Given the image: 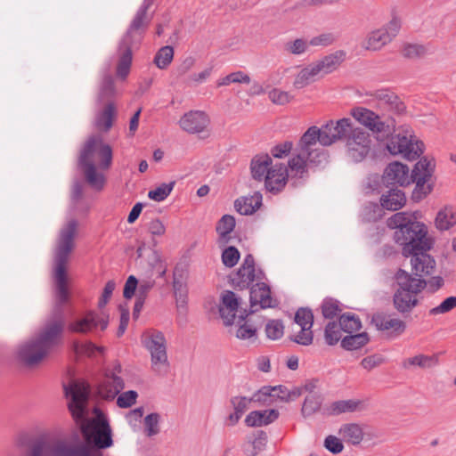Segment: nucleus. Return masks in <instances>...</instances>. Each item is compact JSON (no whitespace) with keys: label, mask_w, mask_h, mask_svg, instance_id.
Segmentation results:
<instances>
[{"label":"nucleus","mask_w":456,"mask_h":456,"mask_svg":"<svg viewBox=\"0 0 456 456\" xmlns=\"http://www.w3.org/2000/svg\"><path fill=\"white\" fill-rule=\"evenodd\" d=\"M337 37L332 33H323L319 36L314 37L309 40L312 46H328L336 41Z\"/></svg>","instance_id":"obj_64"},{"label":"nucleus","mask_w":456,"mask_h":456,"mask_svg":"<svg viewBox=\"0 0 456 456\" xmlns=\"http://www.w3.org/2000/svg\"><path fill=\"white\" fill-rule=\"evenodd\" d=\"M429 250L419 249L403 254L405 257L411 256V270L416 278L430 275L435 271L436 260L428 254Z\"/></svg>","instance_id":"obj_19"},{"label":"nucleus","mask_w":456,"mask_h":456,"mask_svg":"<svg viewBox=\"0 0 456 456\" xmlns=\"http://www.w3.org/2000/svg\"><path fill=\"white\" fill-rule=\"evenodd\" d=\"M115 93L114 79L112 76L107 70L102 75V78L100 85V91L98 95V101L100 102L111 97Z\"/></svg>","instance_id":"obj_47"},{"label":"nucleus","mask_w":456,"mask_h":456,"mask_svg":"<svg viewBox=\"0 0 456 456\" xmlns=\"http://www.w3.org/2000/svg\"><path fill=\"white\" fill-rule=\"evenodd\" d=\"M370 322L378 330L387 332L391 338L402 335L406 330V323L394 314L376 313L372 315Z\"/></svg>","instance_id":"obj_17"},{"label":"nucleus","mask_w":456,"mask_h":456,"mask_svg":"<svg viewBox=\"0 0 456 456\" xmlns=\"http://www.w3.org/2000/svg\"><path fill=\"white\" fill-rule=\"evenodd\" d=\"M341 312L339 301L334 298L327 297L322 304V313L324 318L332 319Z\"/></svg>","instance_id":"obj_55"},{"label":"nucleus","mask_w":456,"mask_h":456,"mask_svg":"<svg viewBox=\"0 0 456 456\" xmlns=\"http://www.w3.org/2000/svg\"><path fill=\"white\" fill-rule=\"evenodd\" d=\"M328 155L326 152H317L316 156H306L298 151L288 162L289 176L294 186L301 184V180L307 177L308 167H320L326 164Z\"/></svg>","instance_id":"obj_10"},{"label":"nucleus","mask_w":456,"mask_h":456,"mask_svg":"<svg viewBox=\"0 0 456 456\" xmlns=\"http://www.w3.org/2000/svg\"><path fill=\"white\" fill-rule=\"evenodd\" d=\"M346 154L354 162L362 161L370 151L371 140L370 134L360 127H352L346 137Z\"/></svg>","instance_id":"obj_11"},{"label":"nucleus","mask_w":456,"mask_h":456,"mask_svg":"<svg viewBox=\"0 0 456 456\" xmlns=\"http://www.w3.org/2000/svg\"><path fill=\"white\" fill-rule=\"evenodd\" d=\"M273 164V159L268 154L255 156L250 163L252 177L259 182L264 181Z\"/></svg>","instance_id":"obj_32"},{"label":"nucleus","mask_w":456,"mask_h":456,"mask_svg":"<svg viewBox=\"0 0 456 456\" xmlns=\"http://www.w3.org/2000/svg\"><path fill=\"white\" fill-rule=\"evenodd\" d=\"M339 323L336 322H329L325 327L324 338L329 346L336 345L341 338V331Z\"/></svg>","instance_id":"obj_50"},{"label":"nucleus","mask_w":456,"mask_h":456,"mask_svg":"<svg viewBox=\"0 0 456 456\" xmlns=\"http://www.w3.org/2000/svg\"><path fill=\"white\" fill-rule=\"evenodd\" d=\"M324 447L332 454H338L344 449V444L339 438L330 435L324 440Z\"/></svg>","instance_id":"obj_63"},{"label":"nucleus","mask_w":456,"mask_h":456,"mask_svg":"<svg viewBox=\"0 0 456 456\" xmlns=\"http://www.w3.org/2000/svg\"><path fill=\"white\" fill-rule=\"evenodd\" d=\"M251 400L259 406H270L276 403L272 386H263L251 395Z\"/></svg>","instance_id":"obj_43"},{"label":"nucleus","mask_w":456,"mask_h":456,"mask_svg":"<svg viewBox=\"0 0 456 456\" xmlns=\"http://www.w3.org/2000/svg\"><path fill=\"white\" fill-rule=\"evenodd\" d=\"M77 224L76 219H70L59 232L53 255L54 296L56 298L53 313V318L46 322L36 338L28 339L19 346L17 358L26 366H34L39 363L59 343L62 334L64 327L62 305L69 299L66 264L74 248Z\"/></svg>","instance_id":"obj_1"},{"label":"nucleus","mask_w":456,"mask_h":456,"mask_svg":"<svg viewBox=\"0 0 456 456\" xmlns=\"http://www.w3.org/2000/svg\"><path fill=\"white\" fill-rule=\"evenodd\" d=\"M138 394L134 390H129L120 394L117 398V404L119 408H129L135 403Z\"/></svg>","instance_id":"obj_61"},{"label":"nucleus","mask_w":456,"mask_h":456,"mask_svg":"<svg viewBox=\"0 0 456 456\" xmlns=\"http://www.w3.org/2000/svg\"><path fill=\"white\" fill-rule=\"evenodd\" d=\"M338 323L342 330L349 334L358 331L362 328L360 318L352 313H345L341 314Z\"/></svg>","instance_id":"obj_44"},{"label":"nucleus","mask_w":456,"mask_h":456,"mask_svg":"<svg viewBox=\"0 0 456 456\" xmlns=\"http://www.w3.org/2000/svg\"><path fill=\"white\" fill-rule=\"evenodd\" d=\"M401 27V20L396 16H393L391 20L386 26L370 33L366 41L365 48L371 51L380 50L397 36Z\"/></svg>","instance_id":"obj_13"},{"label":"nucleus","mask_w":456,"mask_h":456,"mask_svg":"<svg viewBox=\"0 0 456 456\" xmlns=\"http://www.w3.org/2000/svg\"><path fill=\"white\" fill-rule=\"evenodd\" d=\"M360 404L361 401L359 400L349 399L335 401L325 409V413L336 416L346 412H354L358 409Z\"/></svg>","instance_id":"obj_35"},{"label":"nucleus","mask_w":456,"mask_h":456,"mask_svg":"<svg viewBox=\"0 0 456 456\" xmlns=\"http://www.w3.org/2000/svg\"><path fill=\"white\" fill-rule=\"evenodd\" d=\"M288 178V167L283 163H273L264 180L265 187L267 191L273 194H276L283 190L287 183Z\"/></svg>","instance_id":"obj_20"},{"label":"nucleus","mask_w":456,"mask_h":456,"mask_svg":"<svg viewBox=\"0 0 456 456\" xmlns=\"http://www.w3.org/2000/svg\"><path fill=\"white\" fill-rule=\"evenodd\" d=\"M143 346L151 354V369L159 375H166L169 369L167 339L160 330H153L143 340Z\"/></svg>","instance_id":"obj_9"},{"label":"nucleus","mask_w":456,"mask_h":456,"mask_svg":"<svg viewBox=\"0 0 456 456\" xmlns=\"http://www.w3.org/2000/svg\"><path fill=\"white\" fill-rule=\"evenodd\" d=\"M338 434L344 440L353 445L360 444L363 439L362 428L356 423L343 424L338 430Z\"/></svg>","instance_id":"obj_34"},{"label":"nucleus","mask_w":456,"mask_h":456,"mask_svg":"<svg viewBox=\"0 0 456 456\" xmlns=\"http://www.w3.org/2000/svg\"><path fill=\"white\" fill-rule=\"evenodd\" d=\"M108 324V316H102L94 311H89L84 317L70 322L68 329L74 333H88L98 327H100L101 330H105Z\"/></svg>","instance_id":"obj_18"},{"label":"nucleus","mask_w":456,"mask_h":456,"mask_svg":"<svg viewBox=\"0 0 456 456\" xmlns=\"http://www.w3.org/2000/svg\"><path fill=\"white\" fill-rule=\"evenodd\" d=\"M380 202L383 208L396 211L404 206L406 197L403 191L390 189L387 194L381 196Z\"/></svg>","instance_id":"obj_33"},{"label":"nucleus","mask_w":456,"mask_h":456,"mask_svg":"<svg viewBox=\"0 0 456 456\" xmlns=\"http://www.w3.org/2000/svg\"><path fill=\"white\" fill-rule=\"evenodd\" d=\"M240 304V298L232 290H224L221 297L219 314L225 326L235 322L236 313Z\"/></svg>","instance_id":"obj_21"},{"label":"nucleus","mask_w":456,"mask_h":456,"mask_svg":"<svg viewBox=\"0 0 456 456\" xmlns=\"http://www.w3.org/2000/svg\"><path fill=\"white\" fill-rule=\"evenodd\" d=\"M312 328H301V330L290 339L302 346H309L313 343L314 336L311 330Z\"/></svg>","instance_id":"obj_60"},{"label":"nucleus","mask_w":456,"mask_h":456,"mask_svg":"<svg viewBox=\"0 0 456 456\" xmlns=\"http://www.w3.org/2000/svg\"><path fill=\"white\" fill-rule=\"evenodd\" d=\"M67 397L70 398L68 404L74 420L80 424L85 443L69 445L59 443L53 448L57 456H101L99 450L106 449L113 444L111 429L107 420L91 419L85 417V402L87 398L86 388L77 383L64 387Z\"/></svg>","instance_id":"obj_2"},{"label":"nucleus","mask_w":456,"mask_h":456,"mask_svg":"<svg viewBox=\"0 0 456 456\" xmlns=\"http://www.w3.org/2000/svg\"><path fill=\"white\" fill-rule=\"evenodd\" d=\"M74 353L78 356H88L92 357L96 353H102L103 347L97 346L91 341L79 342L75 341L72 345Z\"/></svg>","instance_id":"obj_46"},{"label":"nucleus","mask_w":456,"mask_h":456,"mask_svg":"<svg viewBox=\"0 0 456 456\" xmlns=\"http://www.w3.org/2000/svg\"><path fill=\"white\" fill-rule=\"evenodd\" d=\"M382 213L383 208L381 204L367 202L362 206L360 216L363 222L371 223L378 221L382 216Z\"/></svg>","instance_id":"obj_42"},{"label":"nucleus","mask_w":456,"mask_h":456,"mask_svg":"<svg viewBox=\"0 0 456 456\" xmlns=\"http://www.w3.org/2000/svg\"><path fill=\"white\" fill-rule=\"evenodd\" d=\"M252 444V450L248 452L249 456H256L263 451L266 445L267 435L263 430H258L254 433L253 437L248 439Z\"/></svg>","instance_id":"obj_52"},{"label":"nucleus","mask_w":456,"mask_h":456,"mask_svg":"<svg viewBox=\"0 0 456 456\" xmlns=\"http://www.w3.org/2000/svg\"><path fill=\"white\" fill-rule=\"evenodd\" d=\"M269 98L275 104L284 105L290 102L293 96L286 91L275 88L269 93Z\"/></svg>","instance_id":"obj_62"},{"label":"nucleus","mask_w":456,"mask_h":456,"mask_svg":"<svg viewBox=\"0 0 456 456\" xmlns=\"http://www.w3.org/2000/svg\"><path fill=\"white\" fill-rule=\"evenodd\" d=\"M436 226L440 231H447L456 224V216L452 207H444L438 211L436 220Z\"/></svg>","instance_id":"obj_37"},{"label":"nucleus","mask_w":456,"mask_h":456,"mask_svg":"<svg viewBox=\"0 0 456 456\" xmlns=\"http://www.w3.org/2000/svg\"><path fill=\"white\" fill-rule=\"evenodd\" d=\"M322 134L321 128L315 126L309 127L299 140L298 151L306 156H316L317 152H326L324 150L316 147L317 143L320 144Z\"/></svg>","instance_id":"obj_23"},{"label":"nucleus","mask_w":456,"mask_h":456,"mask_svg":"<svg viewBox=\"0 0 456 456\" xmlns=\"http://www.w3.org/2000/svg\"><path fill=\"white\" fill-rule=\"evenodd\" d=\"M369 342V336L366 332H361L354 335L352 333L346 336L341 340V346L348 351L356 350L365 346Z\"/></svg>","instance_id":"obj_41"},{"label":"nucleus","mask_w":456,"mask_h":456,"mask_svg":"<svg viewBox=\"0 0 456 456\" xmlns=\"http://www.w3.org/2000/svg\"><path fill=\"white\" fill-rule=\"evenodd\" d=\"M265 274L261 269L256 273L240 267L231 276V283L235 289H249V303L251 308L258 306L260 309L274 308L278 302L271 296V288L264 282Z\"/></svg>","instance_id":"obj_6"},{"label":"nucleus","mask_w":456,"mask_h":456,"mask_svg":"<svg viewBox=\"0 0 456 456\" xmlns=\"http://www.w3.org/2000/svg\"><path fill=\"white\" fill-rule=\"evenodd\" d=\"M161 417L158 412H151L144 417V434L147 437L157 436L160 432Z\"/></svg>","instance_id":"obj_48"},{"label":"nucleus","mask_w":456,"mask_h":456,"mask_svg":"<svg viewBox=\"0 0 456 456\" xmlns=\"http://www.w3.org/2000/svg\"><path fill=\"white\" fill-rule=\"evenodd\" d=\"M235 224V218L232 216L224 215L217 223L216 232L222 239H226L233 231Z\"/></svg>","instance_id":"obj_51"},{"label":"nucleus","mask_w":456,"mask_h":456,"mask_svg":"<svg viewBox=\"0 0 456 456\" xmlns=\"http://www.w3.org/2000/svg\"><path fill=\"white\" fill-rule=\"evenodd\" d=\"M132 47L129 44L121 47V43L118 45V51L120 53V59L117 67V75L122 78L126 77L129 73L130 66L132 63Z\"/></svg>","instance_id":"obj_36"},{"label":"nucleus","mask_w":456,"mask_h":456,"mask_svg":"<svg viewBox=\"0 0 456 456\" xmlns=\"http://www.w3.org/2000/svg\"><path fill=\"white\" fill-rule=\"evenodd\" d=\"M122 367L116 362L111 369H107L102 380L98 386V395L104 400L111 401L124 389L125 382L120 373Z\"/></svg>","instance_id":"obj_12"},{"label":"nucleus","mask_w":456,"mask_h":456,"mask_svg":"<svg viewBox=\"0 0 456 456\" xmlns=\"http://www.w3.org/2000/svg\"><path fill=\"white\" fill-rule=\"evenodd\" d=\"M351 115L356 121L377 134H388L390 132V126L388 123L381 120L378 114L367 108H353L351 110Z\"/></svg>","instance_id":"obj_16"},{"label":"nucleus","mask_w":456,"mask_h":456,"mask_svg":"<svg viewBox=\"0 0 456 456\" xmlns=\"http://www.w3.org/2000/svg\"><path fill=\"white\" fill-rule=\"evenodd\" d=\"M258 310L257 306L249 308V310L244 309L240 312L238 316L237 324L238 329L236 331V337L239 339L246 340L256 337L257 327L252 322L248 316Z\"/></svg>","instance_id":"obj_25"},{"label":"nucleus","mask_w":456,"mask_h":456,"mask_svg":"<svg viewBox=\"0 0 456 456\" xmlns=\"http://www.w3.org/2000/svg\"><path fill=\"white\" fill-rule=\"evenodd\" d=\"M387 226L395 229L394 240L402 247V253L431 249L434 241L428 234V227L406 212H396L387 219Z\"/></svg>","instance_id":"obj_4"},{"label":"nucleus","mask_w":456,"mask_h":456,"mask_svg":"<svg viewBox=\"0 0 456 456\" xmlns=\"http://www.w3.org/2000/svg\"><path fill=\"white\" fill-rule=\"evenodd\" d=\"M409 363L411 365H417L421 368L428 369L435 367L438 362V358L436 355L418 354L410 358Z\"/></svg>","instance_id":"obj_56"},{"label":"nucleus","mask_w":456,"mask_h":456,"mask_svg":"<svg viewBox=\"0 0 456 456\" xmlns=\"http://www.w3.org/2000/svg\"><path fill=\"white\" fill-rule=\"evenodd\" d=\"M275 409L250 411L245 418V424L250 428L262 427L274 422L279 418Z\"/></svg>","instance_id":"obj_29"},{"label":"nucleus","mask_w":456,"mask_h":456,"mask_svg":"<svg viewBox=\"0 0 456 456\" xmlns=\"http://www.w3.org/2000/svg\"><path fill=\"white\" fill-rule=\"evenodd\" d=\"M240 254L238 248L234 246H229L222 253L223 264L227 267H233L237 265Z\"/></svg>","instance_id":"obj_58"},{"label":"nucleus","mask_w":456,"mask_h":456,"mask_svg":"<svg viewBox=\"0 0 456 456\" xmlns=\"http://www.w3.org/2000/svg\"><path fill=\"white\" fill-rule=\"evenodd\" d=\"M187 275L181 268L175 267L173 274V289L177 307H185L188 299Z\"/></svg>","instance_id":"obj_26"},{"label":"nucleus","mask_w":456,"mask_h":456,"mask_svg":"<svg viewBox=\"0 0 456 456\" xmlns=\"http://www.w3.org/2000/svg\"><path fill=\"white\" fill-rule=\"evenodd\" d=\"M352 122L349 118H343L334 122L328 121L322 126V137L320 138V145L330 146L338 140L346 139L352 130Z\"/></svg>","instance_id":"obj_14"},{"label":"nucleus","mask_w":456,"mask_h":456,"mask_svg":"<svg viewBox=\"0 0 456 456\" xmlns=\"http://www.w3.org/2000/svg\"><path fill=\"white\" fill-rule=\"evenodd\" d=\"M434 171L435 163L425 157L415 164L411 174L407 165L394 161L386 167L383 180L387 184L400 186H408L415 183L412 199L419 201L431 192L433 186L429 181Z\"/></svg>","instance_id":"obj_3"},{"label":"nucleus","mask_w":456,"mask_h":456,"mask_svg":"<svg viewBox=\"0 0 456 456\" xmlns=\"http://www.w3.org/2000/svg\"><path fill=\"white\" fill-rule=\"evenodd\" d=\"M284 326L281 320H271L265 325V333L268 338L276 340L282 337Z\"/></svg>","instance_id":"obj_57"},{"label":"nucleus","mask_w":456,"mask_h":456,"mask_svg":"<svg viewBox=\"0 0 456 456\" xmlns=\"http://www.w3.org/2000/svg\"><path fill=\"white\" fill-rule=\"evenodd\" d=\"M346 53L344 50H337L314 61L319 68L321 76L328 75L335 71L346 60Z\"/></svg>","instance_id":"obj_28"},{"label":"nucleus","mask_w":456,"mask_h":456,"mask_svg":"<svg viewBox=\"0 0 456 456\" xmlns=\"http://www.w3.org/2000/svg\"><path fill=\"white\" fill-rule=\"evenodd\" d=\"M398 289L393 295L395 309L401 314H410L419 304L417 296L426 287L423 278H416L403 269H398L394 275Z\"/></svg>","instance_id":"obj_7"},{"label":"nucleus","mask_w":456,"mask_h":456,"mask_svg":"<svg viewBox=\"0 0 456 456\" xmlns=\"http://www.w3.org/2000/svg\"><path fill=\"white\" fill-rule=\"evenodd\" d=\"M174 58V48L170 45L161 47L154 57L155 65L161 69H166Z\"/></svg>","instance_id":"obj_49"},{"label":"nucleus","mask_w":456,"mask_h":456,"mask_svg":"<svg viewBox=\"0 0 456 456\" xmlns=\"http://www.w3.org/2000/svg\"><path fill=\"white\" fill-rule=\"evenodd\" d=\"M114 117L115 106L112 102H110L96 115L94 125L99 129L109 131L112 126Z\"/></svg>","instance_id":"obj_38"},{"label":"nucleus","mask_w":456,"mask_h":456,"mask_svg":"<svg viewBox=\"0 0 456 456\" xmlns=\"http://www.w3.org/2000/svg\"><path fill=\"white\" fill-rule=\"evenodd\" d=\"M321 76L319 68L314 62H312L302 68L295 76L293 86L296 89H302L315 82Z\"/></svg>","instance_id":"obj_30"},{"label":"nucleus","mask_w":456,"mask_h":456,"mask_svg":"<svg viewBox=\"0 0 456 456\" xmlns=\"http://www.w3.org/2000/svg\"><path fill=\"white\" fill-rule=\"evenodd\" d=\"M387 150L392 155H402L408 160L418 159L425 150L422 141L418 140L411 132L404 130L402 133L391 134L387 142Z\"/></svg>","instance_id":"obj_8"},{"label":"nucleus","mask_w":456,"mask_h":456,"mask_svg":"<svg viewBox=\"0 0 456 456\" xmlns=\"http://www.w3.org/2000/svg\"><path fill=\"white\" fill-rule=\"evenodd\" d=\"M99 157V167L108 169L112 163V150L109 144L94 135L90 136L83 145L78 157L77 165L84 171L87 183L94 190H102L105 183L104 175L99 173L94 162V156Z\"/></svg>","instance_id":"obj_5"},{"label":"nucleus","mask_w":456,"mask_h":456,"mask_svg":"<svg viewBox=\"0 0 456 456\" xmlns=\"http://www.w3.org/2000/svg\"><path fill=\"white\" fill-rule=\"evenodd\" d=\"M175 181L163 183L155 189L149 191L148 198L151 200L160 202L165 200L174 190Z\"/></svg>","instance_id":"obj_45"},{"label":"nucleus","mask_w":456,"mask_h":456,"mask_svg":"<svg viewBox=\"0 0 456 456\" xmlns=\"http://www.w3.org/2000/svg\"><path fill=\"white\" fill-rule=\"evenodd\" d=\"M295 322L300 328H312L314 323V314L308 307H300L295 314Z\"/></svg>","instance_id":"obj_54"},{"label":"nucleus","mask_w":456,"mask_h":456,"mask_svg":"<svg viewBox=\"0 0 456 456\" xmlns=\"http://www.w3.org/2000/svg\"><path fill=\"white\" fill-rule=\"evenodd\" d=\"M179 124L184 131L190 134H199L208 126L209 118L203 111L191 110L181 118Z\"/></svg>","instance_id":"obj_22"},{"label":"nucleus","mask_w":456,"mask_h":456,"mask_svg":"<svg viewBox=\"0 0 456 456\" xmlns=\"http://www.w3.org/2000/svg\"><path fill=\"white\" fill-rule=\"evenodd\" d=\"M149 22L150 20L147 18V15L136 12L126 35L120 41L121 47L126 45V44H129L133 46L134 44H137Z\"/></svg>","instance_id":"obj_24"},{"label":"nucleus","mask_w":456,"mask_h":456,"mask_svg":"<svg viewBox=\"0 0 456 456\" xmlns=\"http://www.w3.org/2000/svg\"><path fill=\"white\" fill-rule=\"evenodd\" d=\"M310 46L309 41L304 38H297L288 41L284 45V50L293 55H301L305 53Z\"/></svg>","instance_id":"obj_53"},{"label":"nucleus","mask_w":456,"mask_h":456,"mask_svg":"<svg viewBox=\"0 0 456 456\" xmlns=\"http://www.w3.org/2000/svg\"><path fill=\"white\" fill-rule=\"evenodd\" d=\"M322 401L323 399L321 394H314L305 396L301 408L303 417L307 418L318 412L321 410Z\"/></svg>","instance_id":"obj_40"},{"label":"nucleus","mask_w":456,"mask_h":456,"mask_svg":"<svg viewBox=\"0 0 456 456\" xmlns=\"http://www.w3.org/2000/svg\"><path fill=\"white\" fill-rule=\"evenodd\" d=\"M253 403L251 396L235 395L230 398V404L233 410L225 419L224 423L226 426L233 427L237 425L240 419Z\"/></svg>","instance_id":"obj_27"},{"label":"nucleus","mask_w":456,"mask_h":456,"mask_svg":"<svg viewBox=\"0 0 456 456\" xmlns=\"http://www.w3.org/2000/svg\"><path fill=\"white\" fill-rule=\"evenodd\" d=\"M456 307V296L445 298L440 305L429 310L430 315L444 314Z\"/></svg>","instance_id":"obj_59"},{"label":"nucleus","mask_w":456,"mask_h":456,"mask_svg":"<svg viewBox=\"0 0 456 456\" xmlns=\"http://www.w3.org/2000/svg\"><path fill=\"white\" fill-rule=\"evenodd\" d=\"M370 96L376 107L382 111L401 115L406 110L404 102L393 91L387 88L376 90Z\"/></svg>","instance_id":"obj_15"},{"label":"nucleus","mask_w":456,"mask_h":456,"mask_svg":"<svg viewBox=\"0 0 456 456\" xmlns=\"http://www.w3.org/2000/svg\"><path fill=\"white\" fill-rule=\"evenodd\" d=\"M275 402L281 401L282 403H289L297 400L301 396V392L297 387H293L289 389L286 386L277 385L272 386Z\"/></svg>","instance_id":"obj_39"},{"label":"nucleus","mask_w":456,"mask_h":456,"mask_svg":"<svg viewBox=\"0 0 456 456\" xmlns=\"http://www.w3.org/2000/svg\"><path fill=\"white\" fill-rule=\"evenodd\" d=\"M262 194L258 191L252 196L240 197L235 200L234 208L240 215H252L262 205Z\"/></svg>","instance_id":"obj_31"}]
</instances>
